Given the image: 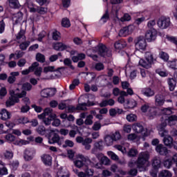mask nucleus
Segmentation results:
<instances>
[{
    "label": "nucleus",
    "instance_id": "f257e3e1",
    "mask_svg": "<svg viewBox=\"0 0 177 177\" xmlns=\"http://www.w3.org/2000/svg\"><path fill=\"white\" fill-rule=\"evenodd\" d=\"M160 113L162 114V118L160 119L162 123L158 126V130L160 136H161V138H164L165 135H168V131L165 130L167 124H168V125L170 127H172V125H176L177 122V116L176 115H171V114H174V108L171 107L162 109Z\"/></svg>",
    "mask_w": 177,
    "mask_h": 177
},
{
    "label": "nucleus",
    "instance_id": "f03ea898",
    "mask_svg": "<svg viewBox=\"0 0 177 177\" xmlns=\"http://www.w3.org/2000/svg\"><path fill=\"white\" fill-rule=\"evenodd\" d=\"M149 160H150V153L147 151L140 152L138 155L137 161L131 160L129 162V167L130 168H138L140 172H142L143 171H146L147 167L150 165Z\"/></svg>",
    "mask_w": 177,
    "mask_h": 177
},
{
    "label": "nucleus",
    "instance_id": "7ed1b4c3",
    "mask_svg": "<svg viewBox=\"0 0 177 177\" xmlns=\"http://www.w3.org/2000/svg\"><path fill=\"white\" fill-rule=\"evenodd\" d=\"M9 93L10 96L6 102V107H12V106H15L16 103H19L20 99L27 95V93L24 91L20 92V88H19L15 90H10Z\"/></svg>",
    "mask_w": 177,
    "mask_h": 177
},
{
    "label": "nucleus",
    "instance_id": "20e7f679",
    "mask_svg": "<svg viewBox=\"0 0 177 177\" xmlns=\"http://www.w3.org/2000/svg\"><path fill=\"white\" fill-rule=\"evenodd\" d=\"M132 129L136 133H141L142 135L143 140L147 136H150L151 131L147 128L143 127V126L140 123L134 124L132 127Z\"/></svg>",
    "mask_w": 177,
    "mask_h": 177
},
{
    "label": "nucleus",
    "instance_id": "39448f33",
    "mask_svg": "<svg viewBox=\"0 0 177 177\" xmlns=\"http://www.w3.org/2000/svg\"><path fill=\"white\" fill-rule=\"evenodd\" d=\"M136 49L137 50H146L147 43L143 37H139L135 39Z\"/></svg>",
    "mask_w": 177,
    "mask_h": 177
},
{
    "label": "nucleus",
    "instance_id": "423d86ee",
    "mask_svg": "<svg viewBox=\"0 0 177 177\" xmlns=\"http://www.w3.org/2000/svg\"><path fill=\"white\" fill-rule=\"evenodd\" d=\"M152 167L153 170H151L150 174L153 177H157V171L161 167V159L159 157L153 158L152 160Z\"/></svg>",
    "mask_w": 177,
    "mask_h": 177
},
{
    "label": "nucleus",
    "instance_id": "0eeeda50",
    "mask_svg": "<svg viewBox=\"0 0 177 177\" xmlns=\"http://www.w3.org/2000/svg\"><path fill=\"white\" fill-rule=\"evenodd\" d=\"M158 26L162 30H165L171 26V19L166 17H161L157 22Z\"/></svg>",
    "mask_w": 177,
    "mask_h": 177
},
{
    "label": "nucleus",
    "instance_id": "6e6552de",
    "mask_svg": "<svg viewBox=\"0 0 177 177\" xmlns=\"http://www.w3.org/2000/svg\"><path fill=\"white\" fill-rule=\"evenodd\" d=\"M44 117H50L52 120H55V118H57V115L53 113V109L50 108H46L44 109V113L38 115L39 120H42Z\"/></svg>",
    "mask_w": 177,
    "mask_h": 177
},
{
    "label": "nucleus",
    "instance_id": "1a4fd4ad",
    "mask_svg": "<svg viewBox=\"0 0 177 177\" xmlns=\"http://www.w3.org/2000/svg\"><path fill=\"white\" fill-rule=\"evenodd\" d=\"M133 30H135L133 25L123 27L120 30L118 35L119 37H127L130 35L131 32H133Z\"/></svg>",
    "mask_w": 177,
    "mask_h": 177
},
{
    "label": "nucleus",
    "instance_id": "9d476101",
    "mask_svg": "<svg viewBox=\"0 0 177 177\" xmlns=\"http://www.w3.org/2000/svg\"><path fill=\"white\" fill-rule=\"evenodd\" d=\"M70 55L73 63H77V62H80V60H84V59H85V54H78V53L75 50H71L70 52Z\"/></svg>",
    "mask_w": 177,
    "mask_h": 177
},
{
    "label": "nucleus",
    "instance_id": "9b49d317",
    "mask_svg": "<svg viewBox=\"0 0 177 177\" xmlns=\"http://www.w3.org/2000/svg\"><path fill=\"white\" fill-rule=\"evenodd\" d=\"M70 55L73 63H77V62H80V60H84V59H85V54H78V53L75 50H71L70 52Z\"/></svg>",
    "mask_w": 177,
    "mask_h": 177
},
{
    "label": "nucleus",
    "instance_id": "f8f14e48",
    "mask_svg": "<svg viewBox=\"0 0 177 177\" xmlns=\"http://www.w3.org/2000/svg\"><path fill=\"white\" fill-rule=\"evenodd\" d=\"M35 156V149L32 148H27L24 151V158L26 161H31Z\"/></svg>",
    "mask_w": 177,
    "mask_h": 177
},
{
    "label": "nucleus",
    "instance_id": "ddd939ff",
    "mask_svg": "<svg viewBox=\"0 0 177 177\" xmlns=\"http://www.w3.org/2000/svg\"><path fill=\"white\" fill-rule=\"evenodd\" d=\"M85 161H86V158L83 155L79 154L73 160V164L77 168H82V167H84Z\"/></svg>",
    "mask_w": 177,
    "mask_h": 177
},
{
    "label": "nucleus",
    "instance_id": "4468645a",
    "mask_svg": "<svg viewBox=\"0 0 177 177\" xmlns=\"http://www.w3.org/2000/svg\"><path fill=\"white\" fill-rule=\"evenodd\" d=\"M145 38L148 42L155 41L157 38V30L156 29H149L145 34Z\"/></svg>",
    "mask_w": 177,
    "mask_h": 177
},
{
    "label": "nucleus",
    "instance_id": "2eb2a0df",
    "mask_svg": "<svg viewBox=\"0 0 177 177\" xmlns=\"http://www.w3.org/2000/svg\"><path fill=\"white\" fill-rule=\"evenodd\" d=\"M12 118V114L6 109H2L0 110V120L2 121H8Z\"/></svg>",
    "mask_w": 177,
    "mask_h": 177
},
{
    "label": "nucleus",
    "instance_id": "dca6fc26",
    "mask_svg": "<svg viewBox=\"0 0 177 177\" xmlns=\"http://www.w3.org/2000/svg\"><path fill=\"white\" fill-rule=\"evenodd\" d=\"M156 151L158 153V154H160V156H167L169 153V150H168V148L167 147H164L162 144H159L156 147Z\"/></svg>",
    "mask_w": 177,
    "mask_h": 177
},
{
    "label": "nucleus",
    "instance_id": "f3484780",
    "mask_svg": "<svg viewBox=\"0 0 177 177\" xmlns=\"http://www.w3.org/2000/svg\"><path fill=\"white\" fill-rule=\"evenodd\" d=\"M138 106V102L133 99H127L124 104V109H135Z\"/></svg>",
    "mask_w": 177,
    "mask_h": 177
},
{
    "label": "nucleus",
    "instance_id": "a211bd4d",
    "mask_svg": "<svg viewBox=\"0 0 177 177\" xmlns=\"http://www.w3.org/2000/svg\"><path fill=\"white\" fill-rule=\"evenodd\" d=\"M55 177H70V171L66 167H60Z\"/></svg>",
    "mask_w": 177,
    "mask_h": 177
},
{
    "label": "nucleus",
    "instance_id": "6ab92c4d",
    "mask_svg": "<svg viewBox=\"0 0 177 177\" xmlns=\"http://www.w3.org/2000/svg\"><path fill=\"white\" fill-rule=\"evenodd\" d=\"M56 93V90L53 88L43 89L41 92L42 97H49V96H53Z\"/></svg>",
    "mask_w": 177,
    "mask_h": 177
},
{
    "label": "nucleus",
    "instance_id": "aec40b11",
    "mask_svg": "<svg viewBox=\"0 0 177 177\" xmlns=\"http://www.w3.org/2000/svg\"><path fill=\"white\" fill-rule=\"evenodd\" d=\"M98 53L101 56H109V53H110V50L107 49V47L103 44H100L97 46Z\"/></svg>",
    "mask_w": 177,
    "mask_h": 177
},
{
    "label": "nucleus",
    "instance_id": "412c9836",
    "mask_svg": "<svg viewBox=\"0 0 177 177\" xmlns=\"http://www.w3.org/2000/svg\"><path fill=\"white\" fill-rule=\"evenodd\" d=\"M42 162L47 167L52 165V156L49 154H44L41 157Z\"/></svg>",
    "mask_w": 177,
    "mask_h": 177
},
{
    "label": "nucleus",
    "instance_id": "4be33fe9",
    "mask_svg": "<svg viewBox=\"0 0 177 177\" xmlns=\"http://www.w3.org/2000/svg\"><path fill=\"white\" fill-rule=\"evenodd\" d=\"M20 73L19 71L11 72L10 76L8 77L7 81L8 84H15L16 82V77H19Z\"/></svg>",
    "mask_w": 177,
    "mask_h": 177
},
{
    "label": "nucleus",
    "instance_id": "5701e85b",
    "mask_svg": "<svg viewBox=\"0 0 177 177\" xmlns=\"http://www.w3.org/2000/svg\"><path fill=\"white\" fill-rule=\"evenodd\" d=\"M163 136H165L163 138L164 145L168 147H172L174 146V142H175L174 141V138L171 136H167V134Z\"/></svg>",
    "mask_w": 177,
    "mask_h": 177
},
{
    "label": "nucleus",
    "instance_id": "b1692460",
    "mask_svg": "<svg viewBox=\"0 0 177 177\" xmlns=\"http://www.w3.org/2000/svg\"><path fill=\"white\" fill-rule=\"evenodd\" d=\"M155 103L156 106H162L165 103V98L164 95L158 94L155 96Z\"/></svg>",
    "mask_w": 177,
    "mask_h": 177
},
{
    "label": "nucleus",
    "instance_id": "393cba45",
    "mask_svg": "<svg viewBox=\"0 0 177 177\" xmlns=\"http://www.w3.org/2000/svg\"><path fill=\"white\" fill-rule=\"evenodd\" d=\"M142 93L147 97H151L156 95V93L151 88H144L142 90Z\"/></svg>",
    "mask_w": 177,
    "mask_h": 177
},
{
    "label": "nucleus",
    "instance_id": "a878e982",
    "mask_svg": "<svg viewBox=\"0 0 177 177\" xmlns=\"http://www.w3.org/2000/svg\"><path fill=\"white\" fill-rule=\"evenodd\" d=\"M127 139L130 142H134L136 143H139V142L140 141V136H138L136 133H132L127 136Z\"/></svg>",
    "mask_w": 177,
    "mask_h": 177
},
{
    "label": "nucleus",
    "instance_id": "bb28decb",
    "mask_svg": "<svg viewBox=\"0 0 177 177\" xmlns=\"http://www.w3.org/2000/svg\"><path fill=\"white\" fill-rule=\"evenodd\" d=\"M53 48L55 50H66L68 49L69 46L60 42H57L53 44Z\"/></svg>",
    "mask_w": 177,
    "mask_h": 177
},
{
    "label": "nucleus",
    "instance_id": "cd10ccee",
    "mask_svg": "<svg viewBox=\"0 0 177 177\" xmlns=\"http://www.w3.org/2000/svg\"><path fill=\"white\" fill-rule=\"evenodd\" d=\"M23 20V13L19 12L16 14H14L12 16V21L15 24H17V23H20Z\"/></svg>",
    "mask_w": 177,
    "mask_h": 177
},
{
    "label": "nucleus",
    "instance_id": "c85d7f7f",
    "mask_svg": "<svg viewBox=\"0 0 177 177\" xmlns=\"http://www.w3.org/2000/svg\"><path fill=\"white\" fill-rule=\"evenodd\" d=\"M124 110L120 108H113L109 110L111 117H115L117 114H122Z\"/></svg>",
    "mask_w": 177,
    "mask_h": 177
},
{
    "label": "nucleus",
    "instance_id": "c756f323",
    "mask_svg": "<svg viewBox=\"0 0 177 177\" xmlns=\"http://www.w3.org/2000/svg\"><path fill=\"white\" fill-rule=\"evenodd\" d=\"M8 6L12 9H17L20 8L19 0H8Z\"/></svg>",
    "mask_w": 177,
    "mask_h": 177
},
{
    "label": "nucleus",
    "instance_id": "7c9ffc66",
    "mask_svg": "<svg viewBox=\"0 0 177 177\" xmlns=\"http://www.w3.org/2000/svg\"><path fill=\"white\" fill-rule=\"evenodd\" d=\"M145 58L147 62H149V64H153L156 62V59L153 56V53L151 52H146L145 55Z\"/></svg>",
    "mask_w": 177,
    "mask_h": 177
},
{
    "label": "nucleus",
    "instance_id": "2f4dec72",
    "mask_svg": "<svg viewBox=\"0 0 177 177\" xmlns=\"http://www.w3.org/2000/svg\"><path fill=\"white\" fill-rule=\"evenodd\" d=\"M37 66H38V62H34L28 69H25L21 71L22 75H28V74L34 71V68L35 67H37Z\"/></svg>",
    "mask_w": 177,
    "mask_h": 177
},
{
    "label": "nucleus",
    "instance_id": "473e14b6",
    "mask_svg": "<svg viewBox=\"0 0 177 177\" xmlns=\"http://www.w3.org/2000/svg\"><path fill=\"white\" fill-rule=\"evenodd\" d=\"M1 157L6 160H10L13 158V152L9 150H5L1 153Z\"/></svg>",
    "mask_w": 177,
    "mask_h": 177
},
{
    "label": "nucleus",
    "instance_id": "72a5a7b5",
    "mask_svg": "<svg viewBox=\"0 0 177 177\" xmlns=\"http://www.w3.org/2000/svg\"><path fill=\"white\" fill-rule=\"evenodd\" d=\"M96 150H103V141H99L95 143L94 148L92 149L91 153L96 154Z\"/></svg>",
    "mask_w": 177,
    "mask_h": 177
},
{
    "label": "nucleus",
    "instance_id": "f704fd0d",
    "mask_svg": "<svg viewBox=\"0 0 177 177\" xmlns=\"http://www.w3.org/2000/svg\"><path fill=\"white\" fill-rule=\"evenodd\" d=\"M139 66L140 67H143V68H151V64H149V61L145 60L144 59H140L138 62Z\"/></svg>",
    "mask_w": 177,
    "mask_h": 177
},
{
    "label": "nucleus",
    "instance_id": "c9c22d12",
    "mask_svg": "<svg viewBox=\"0 0 177 177\" xmlns=\"http://www.w3.org/2000/svg\"><path fill=\"white\" fill-rule=\"evenodd\" d=\"M115 104V101L113 99H109L108 100H104L100 104V107H106L107 106H114Z\"/></svg>",
    "mask_w": 177,
    "mask_h": 177
},
{
    "label": "nucleus",
    "instance_id": "e433bc0d",
    "mask_svg": "<svg viewBox=\"0 0 177 177\" xmlns=\"http://www.w3.org/2000/svg\"><path fill=\"white\" fill-rule=\"evenodd\" d=\"M169 85V89L171 92L175 91V88L176 87V81L174 78H170L167 81Z\"/></svg>",
    "mask_w": 177,
    "mask_h": 177
},
{
    "label": "nucleus",
    "instance_id": "4c0bfd02",
    "mask_svg": "<svg viewBox=\"0 0 177 177\" xmlns=\"http://www.w3.org/2000/svg\"><path fill=\"white\" fill-rule=\"evenodd\" d=\"M109 19H110V15H109V11L106 10L105 13L102 15L101 19H100V24H104L105 23H107Z\"/></svg>",
    "mask_w": 177,
    "mask_h": 177
},
{
    "label": "nucleus",
    "instance_id": "58836bf2",
    "mask_svg": "<svg viewBox=\"0 0 177 177\" xmlns=\"http://www.w3.org/2000/svg\"><path fill=\"white\" fill-rule=\"evenodd\" d=\"M59 140H60V137L59 135L54 133L51 138H48V143L50 145H53V143H58Z\"/></svg>",
    "mask_w": 177,
    "mask_h": 177
},
{
    "label": "nucleus",
    "instance_id": "ea45409f",
    "mask_svg": "<svg viewBox=\"0 0 177 177\" xmlns=\"http://www.w3.org/2000/svg\"><path fill=\"white\" fill-rule=\"evenodd\" d=\"M28 8L29 9L30 13H35V12H37L38 10V6L32 3V2H28Z\"/></svg>",
    "mask_w": 177,
    "mask_h": 177
},
{
    "label": "nucleus",
    "instance_id": "a19ab883",
    "mask_svg": "<svg viewBox=\"0 0 177 177\" xmlns=\"http://www.w3.org/2000/svg\"><path fill=\"white\" fill-rule=\"evenodd\" d=\"M167 67L171 68L172 70H177V59H174L173 60L167 62Z\"/></svg>",
    "mask_w": 177,
    "mask_h": 177
},
{
    "label": "nucleus",
    "instance_id": "79ce46f5",
    "mask_svg": "<svg viewBox=\"0 0 177 177\" xmlns=\"http://www.w3.org/2000/svg\"><path fill=\"white\" fill-rule=\"evenodd\" d=\"M33 71H35V75L37 77H41L42 73V68L39 67V63L37 62V65L35 66Z\"/></svg>",
    "mask_w": 177,
    "mask_h": 177
},
{
    "label": "nucleus",
    "instance_id": "37998d69",
    "mask_svg": "<svg viewBox=\"0 0 177 177\" xmlns=\"http://www.w3.org/2000/svg\"><path fill=\"white\" fill-rule=\"evenodd\" d=\"M138 153L139 152L138 151V149L136 148H131L127 152V156L128 157H136Z\"/></svg>",
    "mask_w": 177,
    "mask_h": 177
},
{
    "label": "nucleus",
    "instance_id": "c03bdc74",
    "mask_svg": "<svg viewBox=\"0 0 177 177\" xmlns=\"http://www.w3.org/2000/svg\"><path fill=\"white\" fill-rule=\"evenodd\" d=\"M148 116L150 120H153L155 117L157 116V111L154 108L149 109V111L148 113Z\"/></svg>",
    "mask_w": 177,
    "mask_h": 177
},
{
    "label": "nucleus",
    "instance_id": "a18cd8bd",
    "mask_svg": "<svg viewBox=\"0 0 177 177\" xmlns=\"http://www.w3.org/2000/svg\"><path fill=\"white\" fill-rule=\"evenodd\" d=\"M53 71H56V69L53 66H44L43 68V72L45 74H48V73H53Z\"/></svg>",
    "mask_w": 177,
    "mask_h": 177
},
{
    "label": "nucleus",
    "instance_id": "49530a36",
    "mask_svg": "<svg viewBox=\"0 0 177 177\" xmlns=\"http://www.w3.org/2000/svg\"><path fill=\"white\" fill-rule=\"evenodd\" d=\"M28 141L23 140V139H18L15 141L14 145L16 146H24L26 145H28Z\"/></svg>",
    "mask_w": 177,
    "mask_h": 177
},
{
    "label": "nucleus",
    "instance_id": "de8ad7c7",
    "mask_svg": "<svg viewBox=\"0 0 177 177\" xmlns=\"http://www.w3.org/2000/svg\"><path fill=\"white\" fill-rule=\"evenodd\" d=\"M5 139L8 143H12V142H15L16 137L12 133H8L5 136Z\"/></svg>",
    "mask_w": 177,
    "mask_h": 177
},
{
    "label": "nucleus",
    "instance_id": "09e8293b",
    "mask_svg": "<svg viewBox=\"0 0 177 177\" xmlns=\"http://www.w3.org/2000/svg\"><path fill=\"white\" fill-rule=\"evenodd\" d=\"M159 177H172V173L168 170H162L159 174Z\"/></svg>",
    "mask_w": 177,
    "mask_h": 177
},
{
    "label": "nucleus",
    "instance_id": "8fccbe9b",
    "mask_svg": "<svg viewBox=\"0 0 177 177\" xmlns=\"http://www.w3.org/2000/svg\"><path fill=\"white\" fill-rule=\"evenodd\" d=\"M159 57H160L162 60H164V62H168V60H169V55L164 51H161L159 53Z\"/></svg>",
    "mask_w": 177,
    "mask_h": 177
},
{
    "label": "nucleus",
    "instance_id": "3c124183",
    "mask_svg": "<svg viewBox=\"0 0 177 177\" xmlns=\"http://www.w3.org/2000/svg\"><path fill=\"white\" fill-rule=\"evenodd\" d=\"M156 71L160 77H168V72L166 70L158 68Z\"/></svg>",
    "mask_w": 177,
    "mask_h": 177
},
{
    "label": "nucleus",
    "instance_id": "603ef678",
    "mask_svg": "<svg viewBox=\"0 0 177 177\" xmlns=\"http://www.w3.org/2000/svg\"><path fill=\"white\" fill-rule=\"evenodd\" d=\"M126 118L129 122H133L138 120V117L133 113L127 115Z\"/></svg>",
    "mask_w": 177,
    "mask_h": 177
},
{
    "label": "nucleus",
    "instance_id": "864d4df0",
    "mask_svg": "<svg viewBox=\"0 0 177 177\" xmlns=\"http://www.w3.org/2000/svg\"><path fill=\"white\" fill-rule=\"evenodd\" d=\"M113 138L111 136H106L104 138L105 145L106 146H111L113 145Z\"/></svg>",
    "mask_w": 177,
    "mask_h": 177
},
{
    "label": "nucleus",
    "instance_id": "5fc2aeb1",
    "mask_svg": "<svg viewBox=\"0 0 177 177\" xmlns=\"http://www.w3.org/2000/svg\"><path fill=\"white\" fill-rule=\"evenodd\" d=\"M25 32L24 30H21L20 32L17 35V41H26V36H24Z\"/></svg>",
    "mask_w": 177,
    "mask_h": 177
},
{
    "label": "nucleus",
    "instance_id": "6e6d98bb",
    "mask_svg": "<svg viewBox=\"0 0 177 177\" xmlns=\"http://www.w3.org/2000/svg\"><path fill=\"white\" fill-rule=\"evenodd\" d=\"M62 27H65L66 28H68L70 26H71V23L70 20L67 18H64L62 21Z\"/></svg>",
    "mask_w": 177,
    "mask_h": 177
},
{
    "label": "nucleus",
    "instance_id": "4d7b16f0",
    "mask_svg": "<svg viewBox=\"0 0 177 177\" xmlns=\"http://www.w3.org/2000/svg\"><path fill=\"white\" fill-rule=\"evenodd\" d=\"M173 164H174V162H172V160L167 159L164 161L163 165L165 168H167L168 169H169V168H171V167H172Z\"/></svg>",
    "mask_w": 177,
    "mask_h": 177
},
{
    "label": "nucleus",
    "instance_id": "13d9d810",
    "mask_svg": "<svg viewBox=\"0 0 177 177\" xmlns=\"http://www.w3.org/2000/svg\"><path fill=\"white\" fill-rule=\"evenodd\" d=\"M92 120H93V116L92 115H88L84 121V124L86 125H92V124H93V121Z\"/></svg>",
    "mask_w": 177,
    "mask_h": 177
},
{
    "label": "nucleus",
    "instance_id": "bf43d9fd",
    "mask_svg": "<svg viewBox=\"0 0 177 177\" xmlns=\"http://www.w3.org/2000/svg\"><path fill=\"white\" fill-rule=\"evenodd\" d=\"M32 88V86H31V84L30 83H24L22 85V91H24V92H26V91H31V89Z\"/></svg>",
    "mask_w": 177,
    "mask_h": 177
},
{
    "label": "nucleus",
    "instance_id": "052dcab7",
    "mask_svg": "<svg viewBox=\"0 0 177 177\" xmlns=\"http://www.w3.org/2000/svg\"><path fill=\"white\" fill-rule=\"evenodd\" d=\"M37 132L39 133V135H45V133H46V129L44 126H39L37 129Z\"/></svg>",
    "mask_w": 177,
    "mask_h": 177
},
{
    "label": "nucleus",
    "instance_id": "680f3d73",
    "mask_svg": "<svg viewBox=\"0 0 177 177\" xmlns=\"http://www.w3.org/2000/svg\"><path fill=\"white\" fill-rule=\"evenodd\" d=\"M109 157H111V160L117 161L118 160V156L111 151L107 152Z\"/></svg>",
    "mask_w": 177,
    "mask_h": 177
},
{
    "label": "nucleus",
    "instance_id": "e2e57ef3",
    "mask_svg": "<svg viewBox=\"0 0 177 177\" xmlns=\"http://www.w3.org/2000/svg\"><path fill=\"white\" fill-rule=\"evenodd\" d=\"M36 60H37V62H40V63H44V62H45V55L39 53H37L36 55Z\"/></svg>",
    "mask_w": 177,
    "mask_h": 177
},
{
    "label": "nucleus",
    "instance_id": "0e129e2a",
    "mask_svg": "<svg viewBox=\"0 0 177 177\" xmlns=\"http://www.w3.org/2000/svg\"><path fill=\"white\" fill-rule=\"evenodd\" d=\"M41 120H43V122L45 124V125H50V124H52V118H50L49 116H46Z\"/></svg>",
    "mask_w": 177,
    "mask_h": 177
},
{
    "label": "nucleus",
    "instance_id": "69168bd1",
    "mask_svg": "<svg viewBox=\"0 0 177 177\" xmlns=\"http://www.w3.org/2000/svg\"><path fill=\"white\" fill-rule=\"evenodd\" d=\"M37 13H39V15H45L48 12V8L44 7H37Z\"/></svg>",
    "mask_w": 177,
    "mask_h": 177
},
{
    "label": "nucleus",
    "instance_id": "338daca9",
    "mask_svg": "<svg viewBox=\"0 0 177 177\" xmlns=\"http://www.w3.org/2000/svg\"><path fill=\"white\" fill-rule=\"evenodd\" d=\"M53 39L55 41H59L60 39V32L55 30L53 32Z\"/></svg>",
    "mask_w": 177,
    "mask_h": 177
},
{
    "label": "nucleus",
    "instance_id": "774afa93",
    "mask_svg": "<svg viewBox=\"0 0 177 177\" xmlns=\"http://www.w3.org/2000/svg\"><path fill=\"white\" fill-rule=\"evenodd\" d=\"M112 138L113 140H120L121 139V133H120L118 131L115 132L112 135Z\"/></svg>",
    "mask_w": 177,
    "mask_h": 177
}]
</instances>
